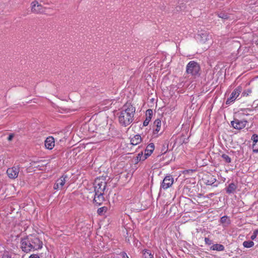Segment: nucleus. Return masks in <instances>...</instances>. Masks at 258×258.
Here are the masks:
<instances>
[{"instance_id": "obj_1", "label": "nucleus", "mask_w": 258, "mask_h": 258, "mask_svg": "<svg viewBox=\"0 0 258 258\" xmlns=\"http://www.w3.org/2000/svg\"><path fill=\"white\" fill-rule=\"evenodd\" d=\"M42 247V241L36 235L30 234L21 240V248L26 253L41 249Z\"/></svg>"}, {"instance_id": "obj_2", "label": "nucleus", "mask_w": 258, "mask_h": 258, "mask_svg": "<svg viewBox=\"0 0 258 258\" xmlns=\"http://www.w3.org/2000/svg\"><path fill=\"white\" fill-rule=\"evenodd\" d=\"M136 108L130 103L123 105L122 110L119 112L118 121L124 126L130 124L134 120Z\"/></svg>"}, {"instance_id": "obj_3", "label": "nucleus", "mask_w": 258, "mask_h": 258, "mask_svg": "<svg viewBox=\"0 0 258 258\" xmlns=\"http://www.w3.org/2000/svg\"><path fill=\"white\" fill-rule=\"evenodd\" d=\"M106 186V182L100 179L95 180L94 184V195L93 203L98 206L102 205L105 201L104 192Z\"/></svg>"}, {"instance_id": "obj_4", "label": "nucleus", "mask_w": 258, "mask_h": 258, "mask_svg": "<svg viewBox=\"0 0 258 258\" xmlns=\"http://www.w3.org/2000/svg\"><path fill=\"white\" fill-rule=\"evenodd\" d=\"M200 69V66L197 62L190 61L186 65V72L196 78L199 76Z\"/></svg>"}, {"instance_id": "obj_5", "label": "nucleus", "mask_w": 258, "mask_h": 258, "mask_svg": "<svg viewBox=\"0 0 258 258\" xmlns=\"http://www.w3.org/2000/svg\"><path fill=\"white\" fill-rule=\"evenodd\" d=\"M242 90V88L241 86H238L236 87L231 93L230 97L227 98L226 104L227 105H230L233 103L234 101L237 98V97L239 96L240 93Z\"/></svg>"}, {"instance_id": "obj_6", "label": "nucleus", "mask_w": 258, "mask_h": 258, "mask_svg": "<svg viewBox=\"0 0 258 258\" xmlns=\"http://www.w3.org/2000/svg\"><path fill=\"white\" fill-rule=\"evenodd\" d=\"M69 178L67 174H63L59 178L56 180L53 186L54 189H62L65 183L69 180Z\"/></svg>"}, {"instance_id": "obj_7", "label": "nucleus", "mask_w": 258, "mask_h": 258, "mask_svg": "<svg viewBox=\"0 0 258 258\" xmlns=\"http://www.w3.org/2000/svg\"><path fill=\"white\" fill-rule=\"evenodd\" d=\"M174 182V179L170 174L166 175L160 185V190H166L172 186Z\"/></svg>"}, {"instance_id": "obj_8", "label": "nucleus", "mask_w": 258, "mask_h": 258, "mask_svg": "<svg viewBox=\"0 0 258 258\" xmlns=\"http://www.w3.org/2000/svg\"><path fill=\"white\" fill-rule=\"evenodd\" d=\"M20 165H14L12 167L8 168L7 170V174L8 177L11 179L16 178L19 174L20 171Z\"/></svg>"}, {"instance_id": "obj_9", "label": "nucleus", "mask_w": 258, "mask_h": 258, "mask_svg": "<svg viewBox=\"0 0 258 258\" xmlns=\"http://www.w3.org/2000/svg\"><path fill=\"white\" fill-rule=\"evenodd\" d=\"M31 11L35 14H42L45 12V8L36 1L31 4Z\"/></svg>"}, {"instance_id": "obj_10", "label": "nucleus", "mask_w": 258, "mask_h": 258, "mask_svg": "<svg viewBox=\"0 0 258 258\" xmlns=\"http://www.w3.org/2000/svg\"><path fill=\"white\" fill-rule=\"evenodd\" d=\"M247 123L246 120H240L237 118H234L233 121L231 122V125L235 129L241 130L244 128Z\"/></svg>"}, {"instance_id": "obj_11", "label": "nucleus", "mask_w": 258, "mask_h": 258, "mask_svg": "<svg viewBox=\"0 0 258 258\" xmlns=\"http://www.w3.org/2000/svg\"><path fill=\"white\" fill-rule=\"evenodd\" d=\"M161 121L159 119H157L154 122L153 137L157 138L162 133H159L161 130Z\"/></svg>"}, {"instance_id": "obj_12", "label": "nucleus", "mask_w": 258, "mask_h": 258, "mask_svg": "<svg viewBox=\"0 0 258 258\" xmlns=\"http://www.w3.org/2000/svg\"><path fill=\"white\" fill-rule=\"evenodd\" d=\"M45 146L49 150H51L54 146V139L52 137L46 138L45 141Z\"/></svg>"}, {"instance_id": "obj_13", "label": "nucleus", "mask_w": 258, "mask_h": 258, "mask_svg": "<svg viewBox=\"0 0 258 258\" xmlns=\"http://www.w3.org/2000/svg\"><path fill=\"white\" fill-rule=\"evenodd\" d=\"M252 141V149L254 152H258V136L254 134L251 137Z\"/></svg>"}, {"instance_id": "obj_14", "label": "nucleus", "mask_w": 258, "mask_h": 258, "mask_svg": "<svg viewBox=\"0 0 258 258\" xmlns=\"http://www.w3.org/2000/svg\"><path fill=\"white\" fill-rule=\"evenodd\" d=\"M153 115V111L152 109H149L146 111V118L143 122V126H146L149 124Z\"/></svg>"}, {"instance_id": "obj_15", "label": "nucleus", "mask_w": 258, "mask_h": 258, "mask_svg": "<svg viewBox=\"0 0 258 258\" xmlns=\"http://www.w3.org/2000/svg\"><path fill=\"white\" fill-rule=\"evenodd\" d=\"M142 142V138L140 135H136L131 139V143L133 145H137Z\"/></svg>"}, {"instance_id": "obj_16", "label": "nucleus", "mask_w": 258, "mask_h": 258, "mask_svg": "<svg viewBox=\"0 0 258 258\" xmlns=\"http://www.w3.org/2000/svg\"><path fill=\"white\" fill-rule=\"evenodd\" d=\"M155 149V146L153 143L149 144L146 147V149L145 150V156L147 157H149L153 153L154 150Z\"/></svg>"}, {"instance_id": "obj_17", "label": "nucleus", "mask_w": 258, "mask_h": 258, "mask_svg": "<svg viewBox=\"0 0 258 258\" xmlns=\"http://www.w3.org/2000/svg\"><path fill=\"white\" fill-rule=\"evenodd\" d=\"M237 186L236 184L232 182L229 184L228 187L226 188V192L228 194H233L235 192Z\"/></svg>"}, {"instance_id": "obj_18", "label": "nucleus", "mask_w": 258, "mask_h": 258, "mask_svg": "<svg viewBox=\"0 0 258 258\" xmlns=\"http://www.w3.org/2000/svg\"><path fill=\"white\" fill-rule=\"evenodd\" d=\"M210 249L218 251H222L225 250V247L223 245L220 244H214L210 247Z\"/></svg>"}, {"instance_id": "obj_19", "label": "nucleus", "mask_w": 258, "mask_h": 258, "mask_svg": "<svg viewBox=\"0 0 258 258\" xmlns=\"http://www.w3.org/2000/svg\"><path fill=\"white\" fill-rule=\"evenodd\" d=\"M220 222L223 224V227H227L230 224V220L228 218L227 216L222 217Z\"/></svg>"}, {"instance_id": "obj_20", "label": "nucleus", "mask_w": 258, "mask_h": 258, "mask_svg": "<svg viewBox=\"0 0 258 258\" xmlns=\"http://www.w3.org/2000/svg\"><path fill=\"white\" fill-rule=\"evenodd\" d=\"M143 258H153V254H152L151 250L144 249L143 250Z\"/></svg>"}, {"instance_id": "obj_21", "label": "nucleus", "mask_w": 258, "mask_h": 258, "mask_svg": "<svg viewBox=\"0 0 258 258\" xmlns=\"http://www.w3.org/2000/svg\"><path fill=\"white\" fill-rule=\"evenodd\" d=\"M254 243L252 240L244 241L243 242V246L245 248H251L253 246Z\"/></svg>"}, {"instance_id": "obj_22", "label": "nucleus", "mask_w": 258, "mask_h": 258, "mask_svg": "<svg viewBox=\"0 0 258 258\" xmlns=\"http://www.w3.org/2000/svg\"><path fill=\"white\" fill-rule=\"evenodd\" d=\"M217 16L218 17L223 19V20H228L229 19V16L224 12H220L217 13Z\"/></svg>"}, {"instance_id": "obj_23", "label": "nucleus", "mask_w": 258, "mask_h": 258, "mask_svg": "<svg viewBox=\"0 0 258 258\" xmlns=\"http://www.w3.org/2000/svg\"><path fill=\"white\" fill-rule=\"evenodd\" d=\"M14 254L9 252L8 251H5L1 255V258H14L13 256Z\"/></svg>"}, {"instance_id": "obj_24", "label": "nucleus", "mask_w": 258, "mask_h": 258, "mask_svg": "<svg viewBox=\"0 0 258 258\" xmlns=\"http://www.w3.org/2000/svg\"><path fill=\"white\" fill-rule=\"evenodd\" d=\"M221 157L225 161V162L227 163H230L231 162V158L226 154H223L221 155Z\"/></svg>"}, {"instance_id": "obj_25", "label": "nucleus", "mask_w": 258, "mask_h": 258, "mask_svg": "<svg viewBox=\"0 0 258 258\" xmlns=\"http://www.w3.org/2000/svg\"><path fill=\"white\" fill-rule=\"evenodd\" d=\"M107 208L106 207H102L101 208H99L97 210V213L99 215H102L104 213H105L107 211Z\"/></svg>"}, {"instance_id": "obj_26", "label": "nucleus", "mask_w": 258, "mask_h": 258, "mask_svg": "<svg viewBox=\"0 0 258 258\" xmlns=\"http://www.w3.org/2000/svg\"><path fill=\"white\" fill-rule=\"evenodd\" d=\"M147 158V157L145 155H143V153H139L138 154V156L137 157V161H141V160H145L146 158Z\"/></svg>"}, {"instance_id": "obj_27", "label": "nucleus", "mask_w": 258, "mask_h": 258, "mask_svg": "<svg viewBox=\"0 0 258 258\" xmlns=\"http://www.w3.org/2000/svg\"><path fill=\"white\" fill-rule=\"evenodd\" d=\"M252 92V91L250 89L244 90L242 93V96L247 97L249 96Z\"/></svg>"}, {"instance_id": "obj_28", "label": "nucleus", "mask_w": 258, "mask_h": 258, "mask_svg": "<svg viewBox=\"0 0 258 258\" xmlns=\"http://www.w3.org/2000/svg\"><path fill=\"white\" fill-rule=\"evenodd\" d=\"M257 235H258V229H255V230H254L252 234L250 236V239L252 240H254L256 238V236H257Z\"/></svg>"}, {"instance_id": "obj_29", "label": "nucleus", "mask_w": 258, "mask_h": 258, "mask_svg": "<svg viewBox=\"0 0 258 258\" xmlns=\"http://www.w3.org/2000/svg\"><path fill=\"white\" fill-rule=\"evenodd\" d=\"M204 240H205V243L207 245H210L213 243L212 240L210 239V238L208 237H205Z\"/></svg>"}, {"instance_id": "obj_30", "label": "nucleus", "mask_w": 258, "mask_h": 258, "mask_svg": "<svg viewBox=\"0 0 258 258\" xmlns=\"http://www.w3.org/2000/svg\"><path fill=\"white\" fill-rule=\"evenodd\" d=\"M216 180L215 178H213L211 181L208 180L206 182V184L207 185H212V184H213L216 181Z\"/></svg>"}, {"instance_id": "obj_31", "label": "nucleus", "mask_w": 258, "mask_h": 258, "mask_svg": "<svg viewBox=\"0 0 258 258\" xmlns=\"http://www.w3.org/2000/svg\"><path fill=\"white\" fill-rule=\"evenodd\" d=\"M120 255H121L122 258H129L127 254L125 252H121Z\"/></svg>"}, {"instance_id": "obj_32", "label": "nucleus", "mask_w": 258, "mask_h": 258, "mask_svg": "<svg viewBox=\"0 0 258 258\" xmlns=\"http://www.w3.org/2000/svg\"><path fill=\"white\" fill-rule=\"evenodd\" d=\"M29 258H40L37 254H33L29 256Z\"/></svg>"}, {"instance_id": "obj_33", "label": "nucleus", "mask_w": 258, "mask_h": 258, "mask_svg": "<svg viewBox=\"0 0 258 258\" xmlns=\"http://www.w3.org/2000/svg\"><path fill=\"white\" fill-rule=\"evenodd\" d=\"M14 134H10L8 138V141H11L13 139V138H14Z\"/></svg>"}]
</instances>
